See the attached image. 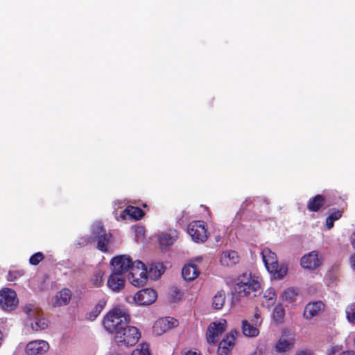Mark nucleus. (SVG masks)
Returning <instances> with one entry per match:
<instances>
[{"label": "nucleus", "mask_w": 355, "mask_h": 355, "mask_svg": "<svg viewBox=\"0 0 355 355\" xmlns=\"http://www.w3.org/2000/svg\"><path fill=\"white\" fill-rule=\"evenodd\" d=\"M234 290L239 297H256L260 293L261 278L251 272H245L239 275Z\"/></svg>", "instance_id": "nucleus-1"}, {"label": "nucleus", "mask_w": 355, "mask_h": 355, "mask_svg": "<svg viewBox=\"0 0 355 355\" xmlns=\"http://www.w3.org/2000/svg\"><path fill=\"white\" fill-rule=\"evenodd\" d=\"M130 320V315L125 310L115 307L104 316L103 324L108 332L115 334L119 328L123 327Z\"/></svg>", "instance_id": "nucleus-2"}, {"label": "nucleus", "mask_w": 355, "mask_h": 355, "mask_svg": "<svg viewBox=\"0 0 355 355\" xmlns=\"http://www.w3.org/2000/svg\"><path fill=\"white\" fill-rule=\"evenodd\" d=\"M112 239V235L107 233L105 227L101 225H96L93 227L92 236H85L80 239V244L86 245L92 242H96V248L103 252L108 251V246Z\"/></svg>", "instance_id": "nucleus-3"}, {"label": "nucleus", "mask_w": 355, "mask_h": 355, "mask_svg": "<svg viewBox=\"0 0 355 355\" xmlns=\"http://www.w3.org/2000/svg\"><path fill=\"white\" fill-rule=\"evenodd\" d=\"M262 258L267 270L273 275L275 279H282L287 273L286 264L278 263L277 257L275 252L268 248H265L262 252Z\"/></svg>", "instance_id": "nucleus-4"}, {"label": "nucleus", "mask_w": 355, "mask_h": 355, "mask_svg": "<svg viewBox=\"0 0 355 355\" xmlns=\"http://www.w3.org/2000/svg\"><path fill=\"white\" fill-rule=\"evenodd\" d=\"M141 338L139 329L133 326H124L114 334V340L119 347H132L136 345Z\"/></svg>", "instance_id": "nucleus-5"}, {"label": "nucleus", "mask_w": 355, "mask_h": 355, "mask_svg": "<svg viewBox=\"0 0 355 355\" xmlns=\"http://www.w3.org/2000/svg\"><path fill=\"white\" fill-rule=\"evenodd\" d=\"M128 278L135 286L144 285L148 279L147 268L145 264L139 260L134 261L130 268Z\"/></svg>", "instance_id": "nucleus-6"}, {"label": "nucleus", "mask_w": 355, "mask_h": 355, "mask_svg": "<svg viewBox=\"0 0 355 355\" xmlns=\"http://www.w3.org/2000/svg\"><path fill=\"white\" fill-rule=\"evenodd\" d=\"M187 232L196 243H204L208 238L207 224L203 220L191 222L188 225Z\"/></svg>", "instance_id": "nucleus-7"}, {"label": "nucleus", "mask_w": 355, "mask_h": 355, "mask_svg": "<svg viewBox=\"0 0 355 355\" xmlns=\"http://www.w3.org/2000/svg\"><path fill=\"white\" fill-rule=\"evenodd\" d=\"M132 259L126 255L116 256L111 259L112 272L125 275L133 264Z\"/></svg>", "instance_id": "nucleus-8"}, {"label": "nucleus", "mask_w": 355, "mask_h": 355, "mask_svg": "<svg viewBox=\"0 0 355 355\" xmlns=\"http://www.w3.org/2000/svg\"><path fill=\"white\" fill-rule=\"evenodd\" d=\"M18 303L17 294L11 288H6L0 291V305L4 310H12Z\"/></svg>", "instance_id": "nucleus-9"}, {"label": "nucleus", "mask_w": 355, "mask_h": 355, "mask_svg": "<svg viewBox=\"0 0 355 355\" xmlns=\"http://www.w3.org/2000/svg\"><path fill=\"white\" fill-rule=\"evenodd\" d=\"M322 263V258L318 251H312L304 254L300 259L301 266L309 270H314Z\"/></svg>", "instance_id": "nucleus-10"}, {"label": "nucleus", "mask_w": 355, "mask_h": 355, "mask_svg": "<svg viewBox=\"0 0 355 355\" xmlns=\"http://www.w3.org/2000/svg\"><path fill=\"white\" fill-rule=\"evenodd\" d=\"M226 329V320L223 322L210 323L207 331V340L209 344L214 345L216 338L221 335Z\"/></svg>", "instance_id": "nucleus-11"}, {"label": "nucleus", "mask_w": 355, "mask_h": 355, "mask_svg": "<svg viewBox=\"0 0 355 355\" xmlns=\"http://www.w3.org/2000/svg\"><path fill=\"white\" fill-rule=\"evenodd\" d=\"M157 297V293L153 289L145 288L135 295L134 300L139 305H149L155 302Z\"/></svg>", "instance_id": "nucleus-12"}, {"label": "nucleus", "mask_w": 355, "mask_h": 355, "mask_svg": "<svg viewBox=\"0 0 355 355\" xmlns=\"http://www.w3.org/2000/svg\"><path fill=\"white\" fill-rule=\"evenodd\" d=\"M238 334L236 331H231L227 334L220 342L217 350L218 355H228L234 345L235 336Z\"/></svg>", "instance_id": "nucleus-13"}, {"label": "nucleus", "mask_w": 355, "mask_h": 355, "mask_svg": "<svg viewBox=\"0 0 355 355\" xmlns=\"http://www.w3.org/2000/svg\"><path fill=\"white\" fill-rule=\"evenodd\" d=\"M49 349V345L43 340H37L29 342L26 347L27 355H39L46 353Z\"/></svg>", "instance_id": "nucleus-14"}, {"label": "nucleus", "mask_w": 355, "mask_h": 355, "mask_svg": "<svg viewBox=\"0 0 355 355\" xmlns=\"http://www.w3.org/2000/svg\"><path fill=\"white\" fill-rule=\"evenodd\" d=\"M125 284V275L112 272L108 277L107 286L114 292H119L123 289Z\"/></svg>", "instance_id": "nucleus-15"}, {"label": "nucleus", "mask_w": 355, "mask_h": 355, "mask_svg": "<svg viewBox=\"0 0 355 355\" xmlns=\"http://www.w3.org/2000/svg\"><path fill=\"white\" fill-rule=\"evenodd\" d=\"M295 339L291 334H282L280 338L277 340L275 349L279 353H286L290 351L294 346Z\"/></svg>", "instance_id": "nucleus-16"}, {"label": "nucleus", "mask_w": 355, "mask_h": 355, "mask_svg": "<svg viewBox=\"0 0 355 355\" xmlns=\"http://www.w3.org/2000/svg\"><path fill=\"white\" fill-rule=\"evenodd\" d=\"M324 308V304L321 301L308 303L304 310L303 315L306 319L310 320L318 316Z\"/></svg>", "instance_id": "nucleus-17"}, {"label": "nucleus", "mask_w": 355, "mask_h": 355, "mask_svg": "<svg viewBox=\"0 0 355 355\" xmlns=\"http://www.w3.org/2000/svg\"><path fill=\"white\" fill-rule=\"evenodd\" d=\"M72 296L71 291L64 288L58 291L53 297V306L54 307L65 306L69 304Z\"/></svg>", "instance_id": "nucleus-18"}, {"label": "nucleus", "mask_w": 355, "mask_h": 355, "mask_svg": "<svg viewBox=\"0 0 355 355\" xmlns=\"http://www.w3.org/2000/svg\"><path fill=\"white\" fill-rule=\"evenodd\" d=\"M239 256L238 252L234 250H227L221 253L220 261L222 265L225 266H232L239 262Z\"/></svg>", "instance_id": "nucleus-19"}, {"label": "nucleus", "mask_w": 355, "mask_h": 355, "mask_svg": "<svg viewBox=\"0 0 355 355\" xmlns=\"http://www.w3.org/2000/svg\"><path fill=\"white\" fill-rule=\"evenodd\" d=\"M324 205H327L325 197L323 195L318 194L309 199L306 207L310 211L317 212Z\"/></svg>", "instance_id": "nucleus-20"}, {"label": "nucleus", "mask_w": 355, "mask_h": 355, "mask_svg": "<svg viewBox=\"0 0 355 355\" xmlns=\"http://www.w3.org/2000/svg\"><path fill=\"white\" fill-rule=\"evenodd\" d=\"M178 238V232L176 230H169L162 232L159 237V244L162 247L171 245Z\"/></svg>", "instance_id": "nucleus-21"}, {"label": "nucleus", "mask_w": 355, "mask_h": 355, "mask_svg": "<svg viewBox=\"0 0 355 355\" xmlns=\"http://www.w3.org/2000/svg\"><path fill=\"white\" fill-rule=\"evenodd\" d=\"M200 271L197 266L189 264L184 266L182 270V276L185 280L191 281L198 277Z\"/></svg>", "instance_id": "nucleus-22"}, {"label": "nucleus", "mask_w": 355, "mask_h": 355, "mask_svg": "<svg viewBox=\"0 0 355 355\" xmlns=\"http://www.w3.org/2000/svg\"><path fill=\"white\" fill-rule=\"evenodd\" d=\"M173 324L167 318H161L157 320L153 325V331L155 334L161 335L164 332L173 327Z\"/></svg>", "instance_id": "nucleus-23"}, {"label": "nucleus", "mask_w": 355, "mask_h": 355, "mask_svg": "<svg viewBox=\"0 0 355 355\" xmlns=\"http://www.w3.org/2000/svg\"><path fill=\"white\" fill-rule=\"evenodd\" d=\"M242 331L248 337H256L259 334L258 325H254V323L250 324L245 320L242 321Z\"/></svg>", "instance_id": "nucleus-24"}, {"label": "nucleus", "mask_w": 355, "mask_h": 355, "mask_svg": "<svg viewBox=\"0 0 355 355\" xmlns=\"http://www.w3.org/2000/svg\"><path fill=\"white\" fill-rule=\"evenodd\" d=\"M326 198L327 207H329L333 205H337L340 200H345V198H343L337 191H329L326 192L323 195Z\"/></svg>", "instance_id": "nucleus-25"}, {"label": "nucleus", "mask_w": 355, "mask_h": 355, "mask_svg": "<svg viewBox=\"0 0 355 355\" xmlns=\"http://www.w3.org/2000/svg\"><path fill=\"white\" fill-rule=\"evenodd\" d=\"M106 302L104 299L99 300L93 309L87 314V318L91 321L94 320L103 310Z\"/></svg>", "instance_id": "nucleus-26"}, {"label": "nucleus", "mask_w": 355, "mask_h": 355, "mask_svg": "<svg viewBox=\"0 0 355 355\" xmlns=\"http://www.w3.org/2000/svg\"><path fill=\"white\" fill-rule=\"evenodd\" d=\"M123 212L136 220H141L145 214L144 211L141 208L130 205L128 206L123 210Z\"/></svg>", "instance_id": "nucleus-27"}, {"label": "nucleus", "mask_w": 355, "mask_h": 355, "mask_svg": "<svg viewBox=\"0 0 355 355\" xmlns=\"http://www.w3.org/2000/svg\"><path fill=\"white\" fill-rule=\"evenodd\" d=\"M263 298L265 300V301L262 302L263 306L267 307L272 306L275 303L277 299V295L275 290L271 288L267 289L264 293Z\"/></svg>", "instance_id": "nucleus-28"}, {"label": "nucleus", "mask_w": 355, "mask_h": 355, "mask_svg": "<svg viewBox=\"0 0 355 355\" xmlns=\"http://www.w3.org/2000/svg\"><path fill=\"white\" fill-rule=\"evenodd\" d=\"M225 302V294L223 291H218L213 297L212 306L219 310L223 308Z\"/></svg>", "instance_id": "nucleus-29"}, {"label": "nucleus", "mask_w": 355, "mask_h": 355, "mask_svg": "<svg viewBox=\"0 0 355 355\" xmlns=\"http://www.w3.org/2000/svg\"><path fill=\"white\" fill-rule=\"evenodd\" d=\"M343 210L337 209L334 211L326 218V227L328 230L331 229L334 225V222L342 217Z\"/></svg>", "instance_id": "nucleus-30"}, {"label": "nucleus", "mask_w": 355, "mask_h": 355, "mask_svg": "<svg viewBox=\"0 0 355 355\" xmlns=\"http://www.w3.org/2000/svg\"><path fill=\"white\" fill-rule=\"evenodd\" d=\"M285 315L284 309L281 304L277 305L273 311V319L277 324L282 323L283 322Z\"/></svg>", "instance_id": "nucleus-31"}, {"label": "nucleus", "mask_w": 355, "mask_h": 355, "mask_svg": "<svg viewBox=\"0 0 355 355\" xmlns=\"http://www.w3.org/2000/svg\"><path fill=\"white\" fill-rule=\"evenodd\" d=\"M103 272L101 270H96L90 279V283L95 287H100L103 285Z\"/></svg>", "instance_id": "nucleus-32"}, {"label": "nucleus", "mask_w": 355, "mask_h": 355, "mask_svg": "<svg viewBox=\"0 0 355 355\" xmlns=\"http://www.w3.org/2000/svg\"><path fill=\"white\" fill-rule=\"evenodd\" d=\"M162 263L152 264L149 268V275L153 278L160 277L164 272V271H162Z\"/></svg>", "instance_id": "nucleus-33"}, {"label": "nucleus", "mask_w": 355, "mask_h": 355, "mask_svg": "<svg viewBox=\"0 0 355 355\" xmlns=\"http://www.w3.org/2000/svg\"><path fill=\"white\" fill-rule=\"evenodd\" d=\"M31 327L35 331L44 330L49 327V321L45 318L37 319L34 324H31Z\"/></svg>", "instance_id": "nucleus-34"}, {"label": "nucleus", "mask_w": 355, "mask_h": 355, "mask_svg": "<svg viewBox=\"0 0 355 355\" xmlns=\"http://www.w3.org/2000/svg\"><path fill=\"white\" fill-rule=\"evenodd\" d=\"M346 315L348 321L355 324V304H351L346 308Z\"/></svg>", "instance_id": "nucleus-35"}, {"label": "nucleus", "mask_w": 355, "mask_h": 355, "mask_svg": "<svg viewBox=\"0 0 355 355\" xmlns=\"http://www.w3.org/2000/svg\"><path fill=\"white\" fill-rule=\"evenodd\" d=\"M132 355H150L149 352V345L147 343H141L139 348L135 349Z\"/></svg>", "instance_id": "nucleus-36"}, {"label": "nucleus", "mask_w": 355, "mask_h": 355, "mask_svg": "<svg viewBox=\"0 0 355 355\" xmlns=\"http://www.w3.org/2000/svg\"><path fill=\"white\" fill-rule=\"evenodd\" d=\"M24 275L23 270H10L6 277L8 281H15Z\"/></svg>", "instance_id": "nucleus-37"}, {"label": "nucleus", "mask_w": 355, "mask_h": 355, "mask_svg": "<svg viewBox=\"0 0 355 355\" xmlns=\"http://www.w3.org/2000/svg\"><path fill=\"white\" fill-rule=\"evenodd\" d=\"M44 259V255L42 252H38L33 254L29 259V263L33 266H37Z\"/></svg>", "instance_id": "nucleus-38"}, {"label": "nucleus", "mask_w": 355, "mask_h": 355, "mask_svg": "<svg viewBox=\"0 0 355 355\" xmlns=\"http://www.w3.org/2000/svg\"><path fill=\"white\" fill-rule=\"evenodd\" d=\"M297 294V292L296 289H295L293 288H288L284 291L283 297L286 300H291L295 296H296Z\"/></svg>", "instance_id": "nucleus-39"}, {"label": "nucleus", "mask_w": 355, "mask_h": 355, "mask_svg": "<svg viewBox=\"0 0 355 355\" xmlns=\"http://www.w3.org/2000/svg\"><path fill=\"white\" fill-rule=\"evenodd\" d=\"M252 322L254 323V325H261L262 320L258 310L255 311L254 318L252 320Z\"/></svg>", "instance_id": "nucleus-40"}, {"label": "nucleus", "mask_w": 355, "mask_h": 355, "mask_svg": "<svg viewBox=\"0 0 355 355\" xmlns=\"http://www.w3.org/2000/svg\"><path fill=\"white\" fill-rule=\"evenodd\" d=\"M295 355H313V354L311 350H301L296 352Z\"/></svg>", "instance_id": "nucleus-41"}, {"label": "nucleus", "mask_w": 355, "mask_h": 355, "mask_svg": "<svg viewBox=\"0 0 355 355\" xmlns=\"http://www.w3.org/2000/svg\"><path fill=\"white\" fill-rule=\"evenodd\" d=\"M350 263L354 269H355V253L350 257Z\"/></svg>", "instance_id": "nucleus-42"}, {"label": "nucleus", "mask_w": 355, "mask_h": 355, "mask_svg": "<svg viewBox=\"0 0 355 355\" xmlns=\"http://www.w3.org/2000/svg\"><path fill=\"white\" fill-rule=\"evenodd\" d=\"M339 355H355V352L354 351H345L341 352Z\"/></svg>", "instance_id": "nucleus-43"}, {"label": "nucleus", "mask_w": 355, "mask_h": 355, "mask_svg": "<svg viewBox=\"0 0 355 355\" xmlns=\"http://www.w3.org/2000/svg\"><path fill=\"white\" fill-rule=\"evenodd\" d=\"M351 243L353 248L355 249V232L352 234Z\"/></svg>", "instance_id": "nucleus-44"}, {"label": "nucleus", "mask_w": 355, "mask_h": 355, "mask_svg": "<svg viewBox=\"0 0 355 355\" xmlns=\"http://www.w3.org/2000/svg\"><path fill=\"white\" fill-rule=\"evenodd\" d=\"M184 355H200V354L197 353L196 352H193L191 350H189Z\"/></svg>", "instance_id": "nucleus-45"}, {"label": "nucleus", "mask_w": 355, "mask_h": 355, "mask_svg": "<svg viewBox=\"0 0 355 355\" xmlns=\"http://www.w3.org/2000/svg\"><path fill=\"white\" fill-rule=\"evenodd\" d=\"M2 341H3V334H2L1 331L0 330V346L1 345Z\"/></svg>", "instance_id": "nucleus-46"}, {"label": "nucleus", "mask_w": 355, "mask_h": 355, "mask_svg": "<svg viewBox=\"0 0 355 355\" xmlns=\"http://www.w3.org/2000/svg\"><path fill=\"white\" fill-rule=\"evenodd\" d=\"M335 354V349L334 348H332L329 353V355H334Z\"/></svg>", "instance_id": "nucleus-47"}, {"label": "nucleus", "mask_w": 355, "mask_h": 355, "mask_svg": "<svg viewBox=\"0 0 355 355\" xmlns=\"http://www.w3.org/2000/svg\"><path fill=\"white\" fill-rule=\"evenodd\" d=\"M31 309H28V311H26V313H28V312H31Z\"/></svg>", "instance_id": "nucleus-48"}, {"label": "nucleus", "mask_w": 355, "mask_h": 355, "mask_svg": "<svg viewBox=\"0 0 355 355\" xmlns=\"http://www.w3.org/2000/svg\"><path fill=\"white\" fill-rule=\"evenodd\" d=\"M354 344L355 345V337H354Z\"/></svg>", "instance_id": "nucleus-49"}]
</instances>
